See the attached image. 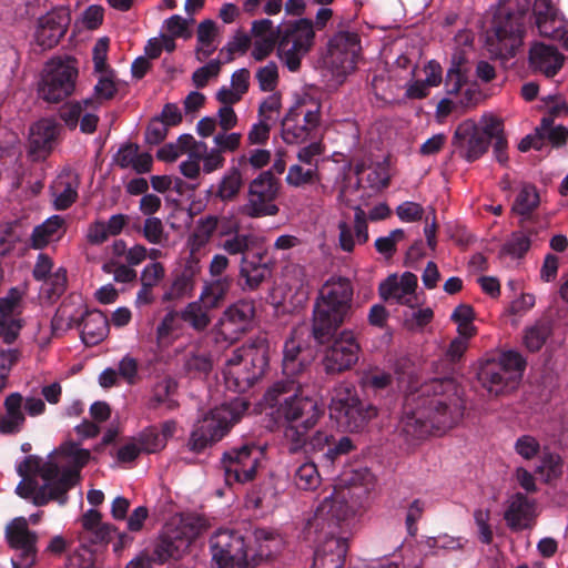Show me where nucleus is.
<instances>
[{"instance_id":"61","label":"nucleus","mask_w":568,"mask_h":568,"mask_svg":"<svg viewBox=\"0 0 568 568\" xmlns=\"http://www.w3.org/2000/svg\"><path fill=\"white\" fill-rule=\"evenodd\" d=\"M529 236L524 233H513L510 240L505 244L504 251L511 256L523 257L530 248Z\"/></svg>"},{"instance_id":"20","label":"nucleus","mask_w":568,"mask_h":568,"mask_svg":"<svg viewBox=\"0 0 568 568\" xmlns=\"http://www.w3.org/2000/svg\"><path fill=\"white\" fill-rule=\"evenodd\" d=\"M70 22V12L65 8H54L40 17L34 33L37 44L43 50L52 49L63 38Z\"/></svg>"},{"instance_id":"32","label":"nucleus","mask_w":568,"mask_h":568,"mask_svg":"<svg viewBox=\"0 0 568 568\" xmlns=\"http://www.w3.org/2000/svg\"><path fill=\"white\" fill-rule=\"evenodd\" d=\"M75 326L81 327V338L88 346H93L106 337L109 333V321L106 316L98 310L88 311L77 321Z\"/></svg>"},{"instance_id":"54","label":"nucleus","mask_w":568,"mask_h":568,"mask_svg":"<svg viewBox=\"0 0 568 568\" xmlns=\"http://www.w3.org/2000/svg\"><path fill=\"white\" fill-rule=\"evenodd\" d=\"M534 16L536 18V24L540 32H546L548 22H552L556 19V8L551 0H535L532 7Z\"/></svg>"},{"instance_id":"14","label":"nucleus","mask_w":568,"mask_h":568,"mask_svg":"<svg viewBox=\"0 0 568 568\" xmlns=\"http://www.w3.org/2000/svg\"><path fill=\"white\" fill-rule=\"evenodd\" d=\"M280 180L271 171H264L247 186L246 203L241 212L252 219L274 216L280 209L275 201L280 193Z\"/></svg>"},{"instance_id":"49","label":"nucleus","mask_w":568,"mask_h":568,"mask_svg":"<svg viewBox=\"0 0 568 568\" xmlns=\"http://www.w3.org/2000/svg\"><path fill=\"white\" fill-rule=\"evenodd\" d=\"M285 180L288 185L295 187H300L305 184H312L320 180L318 168L317 165H314V168L308 166L307 169H304L298 164H294L290 166Z\"/></svg>"},{"instance_id":"22","label":"nucleus","mask_w":568,"mask_h":568,"mask_svg":"<svg viewBox=\"0 0 568 568\" xmlns=\"http://www.w3.org/2000/svg\"><path fill=\"white\" fill-rule=\"evenodd\" d=\"M504 519L513 531H521L534 526L536 519V503L523 493L514 494L508 500Z\"/></svg>"},{"instance_id":"64","label":"nucleus","mask_w":568,"mask_h":568,"mask_svg":"<svg viewBox=\"0 0 568 568\" xmlns=\"http://www.w3.org/2000/svg\"><path fill=\"white\" fill-rule=\"evenodd\" d=\"M169 132V128L161 119L153 118L145 130V142L150 145H158L162 143Z\"/></svg>"},{"instance_id":"56","label":"nucleus","mask_w":568,"mask_h":568,"mask_svg":"<svg viewBox=\"0 0 568 568\" xmlns=\"http://www.w3.org/2000/svg\"><path fill=\"white\" fill-rule=\"evenodd\" d=\"M115 531L116 528L113 525L103 523L95 529L88 532H81L80 540L84 545H105L111 540V536Z\"/></svg>"},{"instance_id":"35","label":"nucleus","mask_w":568,"mask_h":568,"mask_svg":"<svg viewBox=\"0 0 568 568\" xmlns=\"http://www.w3.org/2000/svg\"><path fill=\"white\" fill-rule=\"evenodd\" d=\"M64 225V220L60 215H52L42 224L37 225L31 234L30 246L34 250L44 248L55 236L60 239V230Z\"/></svg>"},{"instance_id":"16","label":"nucleus","mask_w":568,"mask_h":568,"mask_svg":"<svg viewBox=\"0 0 568 568\" xmlns=\"http://www.w3.org/2000/svg\"><path fill=\"white\" fill-rule=\"evenodd\" d=\"M77 78L78 69L71 61L51 60L39 84L40 98L49 103L61 102L73 93Z\"/></svg>"},{"instance_id":"4","label":"nucleus","mask_w":568,"mask_h":568,"mask_svg":"<svg viewBox=\"0 0 568 568\" xmlns=\"http://www.w3.org/2000/svg\"><path fill=\"white\" fill-rule=\"evenodd\" d=\"M493 141L496 160L500 164H506L508 142L504 123L496 116H484L480 126L470 120L462 122L454 132L452 143L459 155L471 163L488 151Z\"/></svg>"},{"instance_id":"46","label":"nucleus","mask_w":568,"mask_h":568,"mask_svg":"<svg viewBox=\"0 0 568 568\" xmlns=\"http://www.w3.org/2000/svg\"><path fill=\"white\" fill-rule=\"evenodd\" d=\"M538 204L539 194L536 187L531 184H525L519 191L511 210L518 215L528 216Z\"/></svg>"},{"instance_id":"31","label":"nucleus","mask_w":568,"mask_h":568,"mask_svg":"<svg viewBox=\"0 0 568 568\" xmlns=\"http://www.w3.org/2000/svg\"><path fill=\"white\" fill-rule=\"evenodd\" d=\"M255 549L250 548V567L257 566L263 560L271 559L281 548L282 538L274 530L256 528L253 532Z\"/></svg>"},{"instance_id":"59","label":"nucleus","mask_w":568,"mask_h":568,"mask_svg":"<svg viewBox=\"0 0 568 568\" xmlns=\"http://www.w3.org/2000/svg\"><path fill=\"white\" fill-rule=\"evenodd\" d=\"M256 79L262 91H273L278 80L276 63L268 62L266 65L260 68L258 71L256 72Z\"/></svg>"},{"instance_id":"24","label":"nucleus","mask_w":568,"mask_h":568,"mask_svg":"<svg viewBox=\"0 0 568 568\" xmlns=\"http://www.w3.org/2000/svg\"><path fill=\"white\" fill-rule=\"evenodd\" d=\"M187 549L186 539L181 538L178 530L166 525L155 539L151 555L155 564L163 565L180 559Z\"/></svg>"},{"instance_id":"36","label":"nucleus","mask_w":568,"mask_h":568,"mask_svg":"<svg viewBox=\"0 0 568 568\" xmlns=\"http://www.w3.org/2000/svg\"><path fill=\"white\" fill-rule=\"evenodd\" d=\"M183 367L189 377L204 378L213 368V359L209 352L194 348L185 354Z\"/></svg>"},{"instance_id":"28","label":"nucleus","mask_w":568,"mask_h":568,"mask_svg":"<svg viewBox=\"0 0 568 568\" xmlns=\"http://www.w3.org/2000/svg\"><path fill=\"white\" fill-rule=\"evenodd\" d=\"M311 357L302 346L293 338L284 344L282 372L283 379H305V374L311 365Z\"/></svg>"},{"instance_id":"6","label":"nucleus","mask_w":568,"mask_h":568,"mask_svg":"<svg viewBox=\"0 0 568 568\" xmlns=\"http://www.w3.org/2000/svg\"><path fill=\"white\" fill-rule=\"evenodd\" d=\"M268 365V346L257 339L234 349L226 359L223 375L226 387L236 393L247 392L264 374Z\"/></svg>"},{"instance_id":"40","label":"nucleus","mask_w":568,"mask_h":568,"mask_svg":"<svg viewBox=\"0 0 568 568\" xmlns=\"http://www.w3.org/2000/svg\"><path fill=\"white\" fill-rule=\"evenodd\" d=\"M211 307H206L200 300L190 302L182 311L181 317L183 322L190 325L196 332H204L211 324V316L209 311Z\"/></svg>"},{"instance_id":"47","label":"nucleus","mask_w":568,"mask_h":568,"mask_svg":"<svg viewBox=\"0 0 568 568\" xmlns=\"http://www.w3.org/2000/svg\"><path fill=\"white\" fill-rule=\"evenodd\" d=\"M367 186L379 191L386 189L390 183L389 162L388 159L372 163L368 166V173L364 178Z\"/></svg>"},{"instance_id":"51","label":"nucleus","mask_w":568,"mask_h":568,"mask_svg":"<svg viewBox=\"0 0 568 568\" xmlns=\"http://www.w3.org/2000/svg\"><path fill=\"white\" fill-rule=\"evenodd\" d=\"M134 230L141 232L150 244H161L168 239L163 223L159 217H146L143 226L134 225Z\"/></svg>"},{"instance_id":"39","label":"nucleus","mask_w":568,"mask_h":568,"mask_svg":"<svg viewBox=\"0 0 568 568\" xmlns=\"http://www.w3.org/2000/svg\"><path fill=\"white\" fill-rule=\"evenodd\" d=\"M176 383L170 378L158 383L153 389L152 396L148 400V408L159 409L164 407L168 412L176 409L179 403L172 397L176 392Z\"/></svg>"},{"instance_id":"58","label":"nucleus","mask_w":568,"mask_h":568,"mask_svg":"<svg viewBox=\"0 0 568 568\" xmlns=\"http://www.w3.org/2000/svg\"><path fill=\"white\" fill-rule=\"evenodd\" d=\"M23 292L18 287H11L6 296L0 298V315L7 318H14L17 308L20 306Z\"/></svg>"},{"instance_id":"10","label":"nucleus","mask_w":568,"mask_h":568,"mask_svg":"<svg viewBox=\"0 0 568 568\" xmlns=\"http://www.w3.org/2000/svg\"><path fill=\"white\" fill-rule=\"evenodd\" d=\"M526 359L516 351L504 352L498 361L485 363L478 372V381L489 394L499 396L515 389L526 369Z\"/></svg>"},{"instance_id":"11","label":"nucleus","mask_w":568,"mask_h":568,"mask_svg":"<svg viewBox=\"0 0 568 568\" xmlns=\"http://www.w3.org/2000/svg\"><path fill=\"white\" fill-rule=\"evenodd\" d=\"M329 415L345 430L355 433L362 430L377 415V408L362 400L353 386L341 385L332 397Z\"/></svg>"},{"instance_id":"48","label":"nucleus","mask_w":568,"mask_h":568,"mask_svg":"<svg viewBox=\"0 0 568 568\" xmlns=\"http://www.w3.org/2000/svg\"><path fill=\"white\" fill-rule=\"evenodd\" d=\"M416 287L417 276L412 272L403 273L399 280L396 275H390L383 282V288L388 295L398 290H402V292L415 296Z\"/></svg>"},{"instance_id":"19","label":"nucleus","mask_w":568,"mask_h":568,"mask_svg":"<svg viewBox=\"0 0 568 568\" xmlns=\"http://www.w3.org/2000/svg\"><path fill=\"white\" fill-rule=\"evenodd\" d=\"M361 49V39L355 32L339 31L328 42L331 62L344 73L355 70Z\"/></svg>"},{"instance_id":"30","label":"nucleus","mask_w":568,"mask_h":568,"mask_svg":"<svg viewBox=\"0 0 568 568\" xmlns=\"http://www.w3.org/2000/svg\"><path fill=\"white\" fill-rule=\"evenodd\" d=\"M17 473L23 479H27L31 474H39L45 481L43 485H48V489L43 493V496L48 498L49 495L51 496L53 485L60 475V466L54 462L42 464L38 456L30 455L18 465Z\"/></svg>"},{"instance_id":"23","label":"nucleus","mask_w":568,"mask_h":568,"mask_svg":"<svg viewBox=\"0 0 568 568\" xmlns=\"http://www.w3.org/2000/svg\"><path fill=\"white\" fill-rule=\"evenodd\" d=\"M255 315L254 304L250 301H239L229 306L219 321L220 329L224 335H239L245 333Z\"/></svg>"},{"instance_id":"13","label":"nucleus","mask_w":568,"mask_h":568,"mask_svg":"<svg viewBox=\"0 0 568 568\" xmlns=\"http://www.w3.org/2000/svg\"><path fill=\"white\" fill-rule=\"evenodd\" d=\"M239 419L240 415L227 405L211 409L195 423L187 443L189 449L193 453H202L209 446L220 442Z\"/></svg>"},{"instance_id":"17","label":"nucleus","mask_w":568,"mask_h":568,"mask_svg":"<svg viewBox=\"0 0 568 568\" xmlns=\"http://www.w3.org/2000/svg\"><path fill=\"white\" fill-rule=\"evenodd\" d=\"M320 124V108L306 110L296 104L288 110L281 123L282 138L287 144H301L311 138Z\"/></svg>"},{"instance_id":"57","label":"nucleus","mask_w":568,"mask_h":568,"mask_svg":"<svg viewBox=\"0 0 568 568\" xmlns=\"http://www.w3.org/2000/svg\"><path fill=\"white\" fill-rule=\"evenodd\" d=\"M288 45L290 43H284L283 40H280L277 51L287 69L292 72H296L301 68L302 57L307 52L295 48V45Z\"/></svg>"},{"instance_id":"8","label":"nucleus","mask_w":568,"mask_h":568,"mask_svg":"<svg viewBox=\"0 0 568 568\" xmlns=\"http://www.w3.org/2000/svg\"><path fill=\"white\" fill-rule=\"evenodd\" d=\"M307 432L295 426L286 427L285 438L288 442L290 453L303 450L305 454H321L320 462L333 466L341 456L355 449L352 439L347 436L335 440L332 434L324 430H316L312 436H307Z\"/></svg>"},{"instance_id":"42","label":"nucleus","mask_w":568,"mask_h":568,"mask_svg":"<svg viewBox=\"0 0 568 568\" xmlns=\"http://www.w3.org/2000/svg\"><path fill=\"white\" fill-rule=\"evenodd\" d=\"M464 63L465 57L463 54L459 53L452 57L450 67L445 78V90L449 95L458 94L462 88L467 83V77L463 70Z\"/></svg>"},{"instance_id":"45","label":"nucleus","mask_w":568,"mask_h":568,"mask_svg":"<svg viewBox=\"0 0 568 568\" xmlns=\"http://www.w3.org/2000/svg\"><path fill=\"white\" fill-rule=\"evenodd\" d=\"M295 486L301 490H315L321 484V476L314 462L300 465L293 476Z\"/></svg>"},{"instance_id":"50","label":"nucleus","mask_w":568,"mask_h":568,"mask_svg":"<svg viewBox=\"0 0 568 568\" xmlns=\"http://www.w3.org/2000/svg\"><path fill=\"white\" fill-rule=\"evenodd\" d=\"M182 322L181 312L175 310L169 311L156 327L158 342L160 344L164 343L173 333L181 331L183 327Z\"/></svg>"},{"instance_id":"3","label":"nucleus","mask_w":568,"mask_h":568,"mask_svg":"<svg viewBox=\"0 0 568 568\" xmlns=\"http://www.w3.org/2000/svg\"><path fill=\"white\" fill-rule=\"evenodd\" d=\"M304 381L280 379L265 393V403L275 408L278 418L295 426L310 430L324 414L323 406L315 397L304 392Z\"/></svg>"},{"instance_id":"5","label":"nucleus","mask_w":568,"mask_h":568,"mask_svg":"<svg viewBox=\"0 0 568 568\" xmlns=\"http://www.w3.org/2000/svg\"><path fill=\"white\" fill-rule=\"evenodd\" d=\"M528 0H501L494 14L491 32L487 34V50L500 60L514 58L523 45Z\"/></svg>"},{"instance_id":"2","label":"nucleus","mask_w":568,"mask_h":568,"mask_svg":"<svg viewBox=\"0 0 568 568\" xmlns=\"http://www.w3.org/2000/svg\"><path fill=\"white\" fill-rule=\"evenodd\" d=\"M465 400L452 377L433 378L405 397L402 430L413 438L444 434L463 418Z\"/></svg>"},{"instance_id":"26","label":"nucleus","mask_w":568,"mask_h":568,"mask_svg":"<svg viewBox=\"0 0 568 568\" xmlns=\"http://www.w3.org/2000/svg\"><path fill=\"white\" fill-rule=\"evenodd\" d=\"M564 60V55L554 45L535 43L529 50V67L547 78H552L560 71Z\"/></svg>"},{"instance_id":"55","label":"nucleus","mask_w":568,"mask_h":568,"mask_svg":"<svg viewBox=\"0 0 568 568\" xmlns=\"http://www.w3.org/2000/svg\"><path fill=\"white\" fill-rule=\"evenodd\" d=\"M404 239V230L395 229L387 236H381L376 239L374 246L379 254L386 258H390L396 252V244Z\"/></svg>"},{"instance_id":"38","label":"nucleus","mask_w":568,"mask_h":568,"mask_svg":"<svg viewBox=\"0 0 568 568\" xmlns=\"http://www.w3.org/2000/svg\"><path fill=\"white\" fill-rule=\"evenodd\" d=\"M57 125L47 119L38 121L30 133V145L33 151H49L57 138Z\"/></svg>"},{"instance_id":"27","label":"nucleus","mask_w":568,"mask_h":568,"mask_svg":"<svg viewBox=\"0 0 568 568\" xmlns=\"http://www.w3.org/2000/svg\"><path fill=\"white\" fill-rule=\"evenodd\" d=\"M277 36L284 43H290L304 52H308L315 38L313 21L301 18L280 24L277 27Z\"/></svg>"},{"instance_id":"62","label":"nucleus","mask_w":568,"mask_h":568,"mask_svg":"<svg viewBox=\"0 0 568 568\" xmlns=\"http://www.w3.org/2000/svg\"><path fill=\"white\" fill-rule=\"evenodd\" d=\"M14 223H7L0 227V256L9 255L20 241L19 235L14 231Z\"/></svg>"},{"instance_id":"37","label":"nucleus","mask_w":568,"mask_h":568,"mask_svg":"<svg viewBox=\"0 0 568 568\" xmlns=\"http://www.w3.org/2000/svg\"><path fill=\"white\" fill-rule=\"evenodd\" d=\"M173 530L180 532V537L186 539V546L200 537L209 528V523L204 516L195 513L184 514L181 516L178 525H170Z\"/></svg>"},{"instance_id":"21","label":"nucleus","mask_w":568,"mask_h":568,"mask_svg":"<svg viewBox=\"0 0 568 568\" xmlns=\"http://www.w3.org/2000/svg\"><path fill=\"white\" fill-rule=\"evenodd\" d=\"M201 270L200 258L191 252L181 266L172 272V282L162 295V301L174 302L191 296Z\"/></svg>"},{"instance_id":"7","label":"nucleus","mask_w":568,"mask_h":568,"mask_svg":"<svg viewBox=\"0 0 568 568\" xmlns=\"http://www.w3.org/2000/svg\"><path fill=\"white\" fill-rule=\"evenodd\" d=\"M342 504L325 499L316 509L314 523L316 528L331 530L314 551L312 568H344L348 550L347 539L335 536L339 521L345 518L341 514Z\"/></svg>"},{"instance_id":"9","label":"nucleus","mask_w":568,"mask_h":568,"mask_svg":"<svg viewBox=\"0 0 568 568\" xmlns=\"http://www.w3.org/2000/svg\"><path fill=\"white\" fill-rule=\"evenodd\" d=\"M265 450L254 442H245L227 448L220 459L225 484L232 487L235 484L252 483L262 466Z\"/></svg>"},{"instance_id":"43","label":"nucleus","mask_w":568,"mask_h":568,"mask_svg":"<svg viewBox=\"0 0 568 568\" xmlns=\"http://www.w3.org/2000/svg\"><path fill=\"white\" fill-rule=\"evenodd\" d=\"M552 334V325L549 321H537L532 326L526 328L524 344L531 352H538Z\"/></svg>"},{"instance_id":"29","label":"nucleus","mask_w":568,"mask_h":568,"mask_svg":"<svg viewBox=\"0 0 568 568\" xmlns=\"http://www.w3.org/2000/svg\"><path fill=\"white\" fill-rule=\"evenodd\" d=\"M244 186L242 169L239 165L230 166L216 185H212L207 193L213 200L223 203L236 201Z\"/></svg>"},{"instance_id":"25","label":"nucleus","mask_w":568,"mask_h":568,"mask_svg":"<svg viewBox=\"0 0 568 568\" xmlns=\"http://www.w3.org/2000/svg\"><path fill=\"white\" fill-rule=\"evenodd\" d=\"M337 227L339 247L346 253H352L356 244H365L369 239L366 214L361 207L355 209L352 223L341 221Z\"/></svg>"},{"instance_id":"52","label":"nucleus","mask_w":568,"mask_h":568,"mask_svg":"<svg viewBox=\"0 0 568 568\" xmlns=\"http://www.w3.org/2000/svg\"><path fill=\"white\" fill-rule=\"evenodd\" d=\"M267 267L265 265H253L246 257L241 260L240 275L245 278L246 286L250 290L257 288L265 280Z\"/></svg>"},{"instance_id":"18","label":"nucleus","mask_w":568,"mask_h":568,"mask_svg":"<svg viewBox=\"0 0 568 568\" xmlns=\"http://www.w3.org/2000/svg\"><path fill=\"white\" fill-rule=\"evenodd\" d=\"M6 539L9 546L20 550V561L11 560L12 568H32L37 557L38 536L28 528L23 517L13 519L6 528Z\"/></svg>"},{"instance_id":"34","label":"nucleus","mask_w":568,"mask_h":568,"mask_svg":"<svg viewBox=\"0 0 568 568\" xmlns=\"http://www.w3.org/2000/svg\"><path fill=\"white\" fill-rule=\"evenodd\" d=\"M233 278L223 276L205 282L200 294V301L212 310L220 307L232 287Z\"/></svg>"},{"instance_id":"15","label":"nucleus","mask_w":568,"mask_h":568,"mask_svg":"<svg viewBox=\"0 0 568 568\" xmlns=\"http://www.w3.org/2000/svg\"><path fill=\"white\" fill-rule=\"evenodd\" d=\"M210 550L217 568H251V550L240 531L219 529L210 538Z\"/></svg>"},{"instance_id":"63","label":"nucleus","mask_w":568,"mask_h":568,"mask_svg":"<svg viewBox=\"0 0 568 568\" xmlns=\"http://www.w3.org/2000/svg\"><path fill=\"white\" fill-rule=\"evenodd\" d=\"M221 71V62L219 60H211L205 65L196 69L192 75L193 83L196 88H204L209 80L216 77Z\"/></svg>"},{"instance_id":"41","label":"nucleus","mask_w":568,"mask_h":568,"mask_svg":"<svg viewBox=\"0 0 568 568\" xmlns=\"http://www.w3.org/2000/svg\"><path fill=\"white\" fill-rule=\"evenodd\" d=\"M217 229L219 216L206 215L201 217L196 223L195 231L190 236V242L192 243L191 252L195 254L196 251L204 247L210 242Z\"/></svg>"},{"instance_id":"33","label":"nucleus","mask_w":568,"mask_h":568,"mask_svg":"<svg viewBox=\"0 0 568 568\" xmlns=\"http://www.w3.org/2000/svg\"><path fill=\"white\" fill-rule=\"evenodd\" d=\"M23 396L18 393L9 394L3 403L6 415H0V433L2 435H14L21 432L26 416L22 410Z\"/></svg>"},{"instance_id":"60","label":"nucleus","mask_w":568,"mask_h":568,"mask_svg":"<svg viewBox=\"0 0 568 568\" xmlns=\"http://www.w3.org/2000/svg\"><path fill=\"white\" fill-rule=\"evenodd\" d=\"M21 318H7L0 315V338L3 343L11 345L18 338L22 328Z\"/></svg>"},{"instance_id":"1","label":"nucleus","mask_w":568,"mask_h":568,"mask_svg":"<svg viewBox=\"0 0 568 568\" xmlns=\"http://www.w3.org/2000/svg\"><path fill=\"white\" fill-rule=\"evenodd\" d=\"M353 285L346 277L327 281L314 303L312 336L320 345L328 344L321 364L328 376L351 371L359 358L361 345L352 329L342 325L352 314Z\"/></svg>"},{"instance_id":"53","label":"nucleus","mask_w":568,"mask_h":568,"mask_svg":"<svg viewBox=\"0 0 568 568\" xmlns=\"http://www.w3.org/2000/svg\"><path fill=\"white\" fill-rule=\"evenodd\" d=\"M138 444L143 453L153 454L165 447L164 437L154 426L148 427L140 433Z\"/></svg>"},{"instance_id":"12","label":"nucleus","mask_w":568,"mask_h":568,"mask_svg":"<svg viewBox=\"0 0 568 568\" xmlns=\"http://www.w3.org/2000/svg\"><path fill=\"white\" fill-rule=\"evenodd\" d=\"M59 453L69 458L72 465L64 468L60 467V475L57 477L51 496L49 495L48 498L43 496L48 485L41 486L36 497V506H44L51 500L64 505L68 500V491L79 483L81 478L80 471L91 458L90 450L80 448L79 444L74 442L63 443L59 448Z\"/></svg>"},{"instance_id":"44","label":"nucleus","mask_w":568,"mask_h":568,"mask_svg":"<svg viewBox=\"0 0 568 568\" xmlns=\"http://www.w3.org/2000/svg\"><path fill=\"white\" fill-rule=\"evenodd\" d=\"M257 240V236L252 233L239 232L229 239L222 240L219 247L229 255H242V257H245V254L256 246Z\"/></svg>"}]
</instances>
